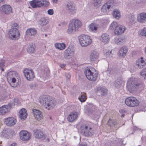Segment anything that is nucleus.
Wrapping results in <instances>:
<instances>
[{
  "instance_id": "nucleus-1",
  "label": "nucleus",
  "mask_w": 146,
  "mask_h": 146,
  "mask_svg": "<svg viewBox=\"0 0 146 146\" xmlns=\"http://www.w3.org/2000/svg\"><path fill=\"white\" fill-rule=\"evenodd\" d=\"M127 86L128 90L131 92L136 91L139 88L143 86L142 82L138 79L131 77L128 80Z\"/></svg>"
},
{
  "instance_id": "nucleus-2",
  "label": "nucleus",
  "mask_w": 146,
  "mask_h": 146,
  "mask_svg": "<svg viewBox=\"0 0 146 146\" xmlns=\"http://www.w3.org/2000/svg\"><path fill=\"white\" fill-rule=\"evenodd\" d=\"M81 25L82 23L80 21L77 19H73L70 22L67 32L68 34H72L77 30Z\"/></svg>"
},
{
  "instance_id": "nucleus-3",
  "label": "nucleus",
  "mask_w": 146,
  "mask_h": 146,
  "mask_svg": "<svg viewBox=\"0 0 146 146\" xmlns=\"http://www.w3.org/2000/svg\"><path fill=\"white\" fill-rule=\"evenodd\" d=\"M19 25L17 23H14L12 25L11 29L8 32L9 38L13 40L18 39L20 36V33L18 29Z\"/></svg>"
},
{
  "instance_id": "nucleus-4",
  "label": "nucleus",
  "mask_w": 146,
  "mask_h": 146,
  "mask_svg": "<svg viewBox=\"0 0 146 146\" xmlns=\"http://www.w3.org/2000/svg\"><path fill=\"white\" fill-rule=\"evenodd\" d=\"M80 129L81 133L85 136H91L93 135L94 133L91 127L87 123L82 124Z\"/></svg>"
},
{
  "instance_id": "nucleus-5",
  "label": "nucleus",
  "mask_w": 146,
  "mask_h": 146,
  "mask_svg": "<svg viewBox=\"0 0 146 146\" xmlns=\"http://www.w3.org/2000/svg\"><path fill=\"white\" fill-rule=\"evenodd\" d=\"M19 101H11L9 104L7 105H3L0 107V115H4L6 113L9 112L12 108L13 107L16 103L18 105Z\"/></svg>"
},
{
  "instance_id": "nucleus-6",
  "label": "nucleus",
  "mask_w": 146,
  "mask_h": 146,
  "mask_svg": "<svg viewBox=\"0 0 146 146\" xmlns=\"http://www.w3.org/2000/svg\"><path fill=\"white\" fill-rule=\"evenodd\" d=\"M18 74L15 71H11L8 72L7 75V79L8 82L13 87H15L16 86L15 84L17 78H18Z\"/></svg>"
},
{
  "instance_id": "nucleus-7",
  "label": "nucleus",
  "mask_w": 146,
  "mask_h": 146,
  "mask_svg": "<svg viewBox=\"0 0 146 146\" xmlns=\"http://www.w3.org/2000/svg\"><path fill=\"white\" fill-rule=\"evenodd\" d=\"M78 39L80 44L82 46H86L92 43L91 39L89 36L82 35L79 36Z\"/></svg>"
},
{
  "instance_id": "nucleus-8",
  "label": "nucleus",
  "mask_w": 146,
  "mask_h": 146,
  "mask_svg": "<svg viewBox=\"0 0 146 146\" xmlns=\"http://www.w3.org/2000/svg\"><path fill=\"white\" fill-rule=\"evenodd\" d=\"M48 3V1L45 0H33L30 2L31 5L34 8L47 6Z\"/></svg>"
},
{
  "instance_id": "nucleus-9",
  "label": "nucleus",
  "mask_w": 146,
  "mask_h": 146,
  "mask_svg": "<svg viewBox=\"0 0 146 146\" xmlns=\"http://www.w3.org/2000/svg\"><path fill=\"white\" fill-rule=\"evenodd\" d=\"M41 105L45 108L49 110L53 108L56 105V101H39Z\"/></svg>"
},
{
  "instance_id": "nucleus-10",
  "label": "nucleus",
  "mask_w": 146,
  "mask_h": 146,
  "mask_svg": "<svg viewBox=\"0 0 146 146\" xmlns=\"http://www.w3.org/2000/svg\"><path fill=\"white\" fill-rule=\"evenodd\" d=\"M19 136L20 139L23 141H27L31 139V135L26 130H22L19 133Z\"/></svg>"
},
{
  "instance_id": "nucleus-11",
  "label": "nucleus",
  "mask_w": 146,
  "mask_h": 146,
  "mask_svg": "<svg viewBox=\"0 0 146 146\" xmlns=\"http://www.w3.org/2000/svg\"><path fill=\"white\" fill-rule=\"evenodd\" d=\"M74 48L71 46H69L64 51V56L67 58H69L74 55Z\"/></svg>"
},
{
  "instance_id": "nucleus-12",
  "label": "nucleus",
  "mask_w": 146,
  "mask_h": 146,
  "mask_svg": "<svg viewBox=\"0 0 146 146\" xmlns=\"http://www.w3.org/2000/svg\"><path fill=\"white\" fill-rule=\"evenodd\" d=\"M0 10L2 13L6 15H8L13 13L12 9L9 5H4L0 8Z\"/></svg>"
},
{
  "instance_id": "nucleus-13",
  "label": "nucleus",
  "mask_w": 146,
  "mask_h": 146,
  "mask_svg": "<svg viewBox=\"0 0 146 146\" xmlns=\"http://www.w3.org/2000/svg\"><path fill=\"white\" fill-rule=\"evenodd\" d=\"M23 73L26 78L28 80H32L35 78L34 72L32 70L25 69L24 70Z\"/></svg>"
},
{
  "instance_id": "nucleus-14",
  "label": "nucleus",
  "mask_w": 146,
  "mask_h": 146,
  "mask_svg": "<svg viewBox=\"0 0 146 146\" xmlns=\"http://www.w3.org/2000/svg\"><path fill=\"white\" fill-rule=\"evenodd\" d=\"M4 123L7 126H12L15 125L16 122V119L12 117H9L4 119Z\"/></svg>"
},
{
  "instance_id": "nucleus-15",
  "label": "nucleus",
  "mask_w": 146,
  "mask_h": 146,
  "mask_svg": "<svg viewBox=\"0 0 146 146\" xmlns=\"http://www.w3.org/2000/svg\"><path fill=\"white\" fill-rule=\"evenodd\" d=\"M33 113L35 118L38 121L42 120L43 118L42 113L39 110L33 109Z\"/></svg>"
},
{
  "instance_id": "nucleus-16",
  "label": "nucleus",
  "mask_w": 146,
  "mask_h": 146,
  "mask_svg": "<svg viewBox=\"0 0 146 146\" xmlns=\"http://www.w3.org/2000/svg\"><path fill=\"white\" fill-rule=\"evenodd\" d=\"M78 117V114L77 112L73 111L70 113L68 115L67 119L69 122H72L76 120Z\"/></svg>"
},
{
  "instance_id": "nucleus-17",
  "label": "nucleus",
  "mask_w": 146,
  "mask_h": 146,
  "mask_svg": "<svg viewBox=\"0 0 146 146\" xmlns=\"http://www.w3.org/2000/svg\"><path fill=\"white\" fill-rule=\"evenodd\" d=\"M110 39L109 35L107 33L102 34L99 38L100 40L105 44H107L109 42Z\"/></svg>"
},
{
  "instance_id": "nucleus-18",
  "label": "nucleus",
  "mask_w": 146,
  "mask_h": 146,
  "mask_svg": "<svg viewBox=\"0 0 146 146\" xmlns=\"http://www.w3.org/2000/svg\"><path fill=\"white\" fill-rule=\"evenodd\" d=\"M125 27L123 26L118 25L116 27V29H115L114 33L116 35H120L123 33L125 31Z\"/></svg>"
},
{
  "instance_id": "nucleus-19",
  "label": "nucleus",
  "mask_w": 146,
  "mask_h": 146,
  "mask_svg": "<svg viewBox=\"0 0 146 146\" xmlns=\"http://www.w3.org/2000/svg\"><path fill=\"white\" fill-rule=\"evenodd\" d=\"M19 116L20 119L23 121L26 118L27 116V113L25 109L23 108L20 110Z\"/></svg>"
},
{
  "instance_id": "nucleus-20",
  "label": "nucleus",
  "mask_w": 146,
  "mask_h": 146,
  "mask_svg": "<svg viewBox=\"0 0 146 146\" xmlns=\"http://www.w3.org/2000/svg\"><path fill=\"white\" fill-rule=\"evenodd\" d=\"M124 83L122 78L121 77H119L115 80L114 82V85L115 87L118 88L120 87Z\"/></svg>"
},
{
  "instance_id": "nucleus-21",
  "label": "nucleus",
  "mask_w": 146,
  "mask_h": 146,
  "mask_svg": "<svg viewBox=\"0 0 146 146\" xmlns=\"http://www.w3.org/2000/svg\"><path fill=\"white\" fill-rule=\"evenodd\" d=\"M34 136L36 138L38 139H41L43 140L45 138V136L40 130H36L34 131Z\"/></svg>"
},
{
  "instance_id": "nucleus-22",
  "label": "nucleus",
  "mask_w": 146,
  "mask_h": 146,
  "mask_svg": "<svg viewBox=\"0 0 146 146\" xmlns=\"http://www.w3.org/2000/svg\"><path fill=\"white\" fill-rule=\"evenodd\" d=\"M68 10L72 14H73L76 12V9L74 5L72 2L68 3L67 5Z\"/></svg>"
},
{
  "instance_id": "nucleus-23",
  "label": "nucleus",
  "mask_w": 146,
  "mask_h": 146,
  "mask_svg": "<svg viewBox=\"0 0 146 146\" xmlns=\"http://www.w3.org/2000/svg\"><path fill=\"white\" fill-rule=\"evenodd\" d=\"M99 53L98 52L93 51L91 52L89 56L90 59L91 61H95L99 57Z\"/></svg>"
},
{
  "instance_id": "nucleus-24",
  "label": "nucleus",
  "mask_w": 146,
  "mask_h": 146,
  "mask_svg": "<svg viewBox=\"0 0 146 146\" xmlns=\"http://www.w3.org/2000/svg\"><path fill=\"white\" fill-rule=\"evenodd\" d=\"M137 20L141 23L145 22L146 21V13H143L139 14L137 17Z\"/></svg>"
},
{
  "instance_id": "nucleus-25",
  "label": "nucleus",
  "mask_w": 146,
  "mask_h": 146,
  "mask_svg": "<svg viewBox=\"0 0 146 146\" xmlns=\"http://www.w3.org/2000/svg\"><path fill=\"white\" fill-rule=\"evenodd\" d=\"M127 51V48L126 46H123L119 50V53L118 54L119 57H123L125 56Z\"/></svg>"
},
{
  "instance_id": "nucleus-26",
  "label": "nucleus",
  "mask_w": 146,
  "mask_h": 146,
  "mask_svg": "<svg viewBox=\"0 0 146 146\" xmlns=\"http://www.w3.org/2000/svg\"><path fill=\"white\" fill-rule=\"evenodd\" d=\"M95 71V69L93 68H86L84 71V72L86 78L88 80V77L90 78V76L92 75V73L94 71Z\"/></svg>"
},
{
  "instance_id": "nucleus-27",
  "label": "nucleus",
  "mask_w": 146,
  "mask_h": 146,
  "mask_svg": "<svg viewBox=\"0 0 146 146\" xmlns=\"http://www.w3.org/2000/svg\"><path fill=\"white\" fill-rule=\"evenodd\" d=\"M125 42V40L123 37H118L115 39V42L118 45H121Z\"/></svg>"
},
{
  "instance_id": "nucleus-28",
  "label": "nucleus",
  "mask_w": 146,
  "mask_h": 146,
  "mask_svg": "<svg viewBox=\"0 0 146 146\" xmlns=\"http://www.w3.org/2000/svg\"><path fill=\"white\" fill-rule=\"evenodd\" d=\"M125 104L130 107L137 106L139 103V101H125Z\"/></svg>"
},
{
  "instance_id": "nucleus-29",
  "label": "nucleus",
  "mask_w": 146,
  "mask_h": 146,
  "mask_svg": "<svg viewBox=\"0 0 146 146\" xmlns=\"http://www.w3.org/2000/svg\"><path fill=\"white\" fill-rule=\"evenodd\" d=\"M36 33V30L34 28L29 29L26 31L27 34L31 36H34Z\"/></svg>"
},
{
  "instance_id": "nucleus-30",
  "label": "nucleus",
  "mask_w": 146,
  "mask_h": 146,
  "mask_svg": "<svg viewBox=\"0 0 146 146\" xmlns=\"http://www.w3.org/2000/svg\"><path fill=\"white\" fill-rule=\"evenodd\" d=\"M107 89L99 87L97 88V93L101 96L105 95L107 93Z\"/></svg>"
},
{
  "instance_id": "nucleus-31",
  "label": "nucleus",
  "mask_w": 146,
  "mask_h": 146,
  "mask_svg": "<svg viewBox=\"0 0 146 146\" xmlns=\"http://www.w3.org/2000/svg\"><path fill=\"white\" fill-rule=\"evenodd\" d=\"M136 64L138 68H143L145 66V61L143 60V58L141 57L140 60H139L137 61Z\"/></svg>"
},
{
  "instance_id": "nucleus-32",
  "label": "nucleus",
  "mask_w": 146,
  "mask_h": 146,
  "mask_svg": "<svg viewBox=\"0 0 146 146\" xmlns=\"http://www.w3.org/2000/svg\"><path fill=\"white\" fill-rule=\"evenodd\" d=\"M112 14L114 17L118 19L121 17L120 13L119 11L117 9H115L113 12Z\"/></svg>"
},
{
  "instance_id": "nucleus-33",
  "label": "nucleus",
  "mask_w": 146,
  "mask_h": 146,
  "mask_svg": "<svg viewBox=\"0 0 146 146\" xmlns=\"http://www.w3.org/2000/svg\"><path fill=\"white\" fill-rule=\"evenodd\" d=\"M28 52L30 54H32L35 51V45L33 44H30L27 48Z\"/></svg>"
},
{
  "instance_id": "nucleus-34",
  "label": "nucleus",
  "mask_w": 146,
  "mask_h": 146,
  "mask_svg": "<svg viewBox=\"0 0 146 146\" xmlns=\"http://www.w3.org/2000/svg\"><path fill=\"white\" fill-rule=\"evenodd\" d=\"M94 72H93L92 75L90 76V78H88V80L91 81H94L96 80L98 77V73L95 71Z\"/></svg>"
},
{
  "instance_id": "nucleus-35",
  "label": "nucleus",
  "mask_w": 146,
  "mask_h": 146,
  "mask_svg": "<svg viewBox=\"0 0 146 146\" xmlns=\"http://www.w3.org/2000/svg\"><path fill=\"white\" fill-rule=\"evenodd\" d=\"M40 25L41 26H43L46 25L48 23V21L47 19L46 18L44 17L41 18V19L39 21Z\"/></svg>"
},
{
  "instance_id": "nucleus-36",
  "label": "nucleus",
  "mask_w": 146,
  "mask_h": 146,
  "mask_svg": "<svg viewBox=\"0 0 146 146\" xmlns=\"http://www.w3.org/2000/svg\"><path fill=\"white\" fill-rule=\"evenodd\" d=\"M8 132L9 134L7 135V139L11 138L15 134V131L13 129H8Z\"/></svg>"
},
{
  "instance_id": "nucleus-37",
  "label": "nucleus",
  "mask_w": 146,
  "mask_h": 146,
  "mask_svg": "<svg viewBox=\"0 0 146 146\" xmlns=\"http://www.w3.org/2000/svg\"><path fill=\"white\" fill-rule=\"evenodd\" d=\"M40 99L42 100H54L55 98L49 96H43L41 97Z\"/></svg>"
},
{
  "instance_id": "nucleus-38",
  "label": "nucleus",
  "mask_w": 146,
  "mask_h": 146,
  "mask_svg": "<svg viewBox=\"0 0 146 146\" xmlns=\"http://www.w3.org/2000/svg\"><path fill=\"white\" fill-rule=\"evenodd\" d=\"M55 46L56 48L60 50L64 49L66 47L65 44L63 43H56L55 44Z\"/></svg>"
},
{
  "instance_id": "nucleus-39",
  "label": "nucleus",
  "mask_w": 146,
  "mask_h": 146,
  "mask_svg": "<svg viewBox=\"0 0 146 146\" xmlns=\"http://www.w3.org/2000/svg\"><path fill=\"white\" fill-rule=\"evenodd\" d=\"M107 72L109 74H114L118 73L117 71L115 69L109 68L107 70Z\"/></svg>"
},
{
  "instance_id": "nucleus-40",
  "label": "nucleus",
  "mask_w": 146,
  "mask_h": 146,
  "mask_svg": "<svg viewBox=\"0 0 146 146\" xmlns=\"http://www.w3.org/2000/svg\"><path fill=\"white\" fill-rule=\"evenodd\" d=\"M8 132V129H4L1 132L0 135L2 137L7 138L8 135L7 134Z\"/></svg>"
},
{
  "instance_id": "nucleus-41",
  "label": "nucleus",
  "mask_w": 146,
  "mask_h": 146,
  "mask_svg": "<svg viewBox=\"0 0 146 146\" xmlns=\"http://www.w3.org/2000/svg\"><path fill=\"white\" fill-rule=\"evenodd\" d=\"M119 24L116 22L113 21L110 25V29L111 30H113L114 29H116V27Z\"/></svg>"
},
{
  "instance_id": "nucleus-42",
  "label": "nucleus",
  "mask_w": 146,
  "mask_h": 146,
  "mask_svg": "<svg viewBox=\"0 0 146 146\" xmlns=\"http://www.w3.org/2000/svg\"><path fill=\"white\" fill-rule=\"evenodd\" d=\"M113 3V0H110L105 4L107 5V7L108 9H110L111 8H112Z\"/></svg>"
},
{
  "instance_id": "nucleus-43",
  "label": "nucleus",
  "mask_w": 146,
  "mask_h": 146,
  "mask_svg": "<svg viewBox=\"0 0 146 146\" xmlns=\"http://www.w3.org/2000/svg\"><path fill=\"white\" fill-rule=\"evenodd\" d=\"M89 29L91 31H95L97 30V27L94 24H91L90 25Z\"/></svg>"
},
{
  "instance_id": "nucleus-44",
  "label": "nucleus",
  "mask_w": 146,
  "mask_h": 146,
  "mask_svg": "<svg viewBox=\"0 0 146 146\" xmlns=\"http://www.w3.org/2000/svg\"><path fill=\"white\" fill-rule=\"evenodd\" d=\"M101 2L98 0H94L93 4L96 7H98L100 6Z\"/></svg>"
},
{
  "instance_id": "nucleus-45",
  "label": "nucleus",
  "mask_w": 146,
  "mask_h": 146,
  "mask_svg": "<svg viewBox=\"0 0 146 146\" xmlns=\"http://www.w3.org/2000/svg\"><path fill=\"white\" fill-rule=\"evenodd\" d=\"M107 5L104 4L103 6H102L101 9V11L102 12L104 13H107L108 11H109V9H108V8L107 7Z\"/></svg>"
},
{
  "instance_id": "nucleus-46",
  "label": "nucleus",
  "mask_w": 146,
  "mask_h": 146,
  "mask_svg": "<svg viewBox=\"0 0 146 146\" xmlns=\"http://www.w3.org/2000/svg\"><path fill=\"white\" fill-rule=\"evenodd\" d=\"M123 100H138L135 98L133 96L129 97L127 98L125 97Z\"/></svg>"
},
{
  "instance_id": "nucleus-47",
  "label": "nucleus",
  "mask_w": 146,
  "mask_h": 146,
  "mask_svg": "<svg viewBox=\"0 0 146 146\" xmlns=\"http://www.w3.org/2000/svg\"><path fill=\"white\" fill-rule=\"evenodd\" d=\"M115 120H111L110 119L108 122V124L111 126H112L115 125Z\"/></svg>"
},
{
  "instance_id": "nucleus-48",
  "label": "nucleus",
  "mask_w": 146,
  "mask_h": 146,
  "mask_svg": "<svg viewBox=\"0 0 146 146\" xmlns=\"http://www.w3.org/2000/svg\"><path fill=\"white\" fill-rule=\"evenodd\" d=\"M5 61L3 60H0V68L3 71L4 70L3 68V67L4 66V63Z\"/></svg>"
},
{
  "instance_id": "nucleus-49",
  "label": "nucleus",
  "mask_w": 146,
  "mask_h": 146,
  "mask_svg": "<svg viewBox=\"0 0 146 146\" xmlns=\"http://www.w3.org/2000/svg\"><path fill=\"white\" fill-rule=\"evenodd\" d=\"M79 100H86L87 99L86 97L84 94H82L80 97L78 98Z\"/></svg>"
},
{
  "instance_id": "nucleus-50",
  "label": "nucleus",
  "mask_w": 146,
  "mask_h": 146,
  "mask_svg": "<svg viewBox=\"0 0 146 146\" xmlns=\"http://www.w3.org/2000/svg\"><path fill=\"white\" fill-rule=\"evenodd\" d=\"M121 117H124L125 114L126 113V111L124 109H121L119 111Z\"/></svg>"
},
{
  "instance_id": "nucleus-51",
  "label": "nucleus",
  "mask_w": 146,
  "mask_h": 146,
  "mask_svg": "<svg viewBox=\"0 0 146 146\" xmlns=\"http://www.w3.org/2000/svg\"><path fill=\"white\" fill-rule=\"evenodd\" d=\"M141 75L143 77L146 76V68L142 70L141 72Z\"/></svg>"
},
{
  "instance_id": "nucleus-52",
  "label": "nucleus",
  "mask_w": 146,
  "mask_h": 146,
  "mask_svg": "<svg viewBox=\"0 0 146 146\" xmlns=\"http://www.w3.org/2000/svg\"><path fill=\"white\" fill-rule=\"evenodd\" d=\"M140 34L141 35L146 36V27L144 28L142 30Z\"/></svg>"
},
{
  "instance_id": "nucleus-53",
  "label": "nucleus",
  "mask_w": 146,
  "mask_h": 146,
  "mask_svg": "<svg viewBox=\"0 0 146 146\" xmlns=\"http://www.w3.org/2000/svg\"><path fill=\"white\" fill-rule=\"evenodd\" d=\"M129 20L131 23H134L135 21V17L133 15L131 16L129 18Z\"/></svg>"
},
{
  "instance_id": "nucleus-54",
  "label": "nucleus",
  "mask_w": 146,
  "mask_h": 146,
  "mask_svg": "<svg viewBox=\"0 0 146 146\" xmlns=\"http://www.w3.org/2000/svg\"><path fill=\"white\" fill-rule=\"evenodd\" d=\"M48 13L50 15H52L53 14V11L52 9H50L48 11Z\"/></svg>"
},
{
  "instance_id": "nucleus-55",
  "label": "nucleus",
  "mask_w": 146,
  "mask_h": 146,
  "mask_svg": "<svg viewBox=\"0 0 146 146\" xmlns=\"http://www.w3.org/2000/svg\"><path fill=\"white\" fill-rule=\"evenodd\" d=\"M106 55H107V56H108L109 57H112V51L111 50L110 51V52H107L106 53Z\"/></svg>"
},
{
  "instance_id": "nucleus-56",
  "label": "nucleus",
  "mask_w": 146,
  "mask_h": 146,
  "mask_svg": "<svg viewBox=\"0 0 146 146\" xmlns=\"http://www.w3.org/2000/svg\"><path fill=\"white\" fill-rule=\"evenodd\" d=\"M65 76L66 78L69 79L70 77V75L69 73H67L66 74Z\"/></svg>"
},
{
  "instance_id": "nucleus-57",
  "label": "nucleus",
  "mask_w": 146,
  "mask_h": 146,
  "mask_svg": "<svg viewBox=\"0 0 146 146\" xmlns=\"http://www.w3.org/2000/svg\"><path fill=\"white\" fill-rule=\"evenodd\" d=\"M66 66V64H60V67L61 68H64L65 66Z\"/></svg>"
},
{
  "instance_id": "nucleus-58",
  "label": "nucleus",
  "mask_w": 146,
  "mask_h": 146,
  "mask_svg": "<svg viewBox=\"0 0 146 146\" xmlns=\"http://www.w3.org/2000/svg\"><path fill=\"white\" fill-rule=\"evenodd\" d=\"M79 146H87V145L86 144H80L79 145Z\"/></svg>"
},
{
  "instance_id": "nucleus-59",
  "label": "nucleus",
  "mask_w": 146,
  "mask_h": 146,
  "mask_svg": "<svg viewBox=\"0 0 146 146\" xmlns=\"http://www.w3.org/2000/svg\"><path fill=\"white\" fill-rule=\"evenodd\" d=\"M134 130H137L138 131L139 130V129L137 127H135L134 128Z\"/></svg>"
},
{
  "instance_id": "nucleus-60",
  "label": "nucleus",
  "mask_w": 146,
  "mask_h": 146,
  "mask_svg": "<svg viewBox=\"0 0 146 146\" xmlns=\"http://www.w3.org/2000/svg\"><path fill=\"white\" fill-rule=\"evenodd\" d=\"M52 0V1L53 3H57V1L58 0Z\"/></svg>"
},
{
  "instance_id": "nucleus-61",
  "label": "nucleus",
  "mask_w": 146,
  "mask_h": 146,
  "mask_svg": "<svg viewBox=\"0 0 146 146\" xmlns=\"http://www.w3.org/2000/svg\"><path fill=\"white\" fill-rule=\"evenodd\" d=\"M4 0H0V3L3 2Z\"/></svg>"
},
{
  "instance_id": "nucleus-62",
  "label": "nucleus",
  "mask_w": 146,
  "mask_h": 146,
  "mask_svg": "<svg viewBox=\"0 0 146 146\" xmlns=\"http://www.w3.org/2000/svg\"><path fill=\"white\" fill-rule=\"evenodd\" d=\"M20 0H15L17 2H19Z\"/></svg>"
},
{
  "instance_id": "nucleus-63",
  "label": "nucleus",
  "mask_w": 146,
  "mask_h": 146,
  "mask_svg": "<svg viewBox=\"0 0 146 146\" xmlns=\"http://www.w3.org/2000/svg\"><path fill=\"white\" fill-rule=\"evenodd\" d=\"M45 37H46L47 36V35L46 34H45Z\"/></svg>"
},
{
  "instance_id": "nucleus-64",
  "label": "nucleus",
  "mask_w": 146,
  "mask_h": 146,
  "mask_svg": "<svg viewBox=\"0 0 146 146\" xmlns=\"http://www.w3.org/2000/svg\"><path fill=\"white\" fill-rule=\"evenodd\" d=\"M80 101L81 102H85V101Z\"/></svg>"
}]
</instances>
